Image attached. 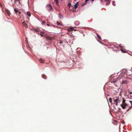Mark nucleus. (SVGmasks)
Listing matches in <instances>:
<instances>
[{
  "label": "nucleus",
  "instance_id": "35",
  "mask_svg": "<svg viewBox=\"0 0 132 132\" xmlns=\"http://www.w3.org/2000/svg\"><path fill=\"white\" fill-rule=\"evenodd\" d=\"M19 12V14H20L21 13V12Z\"/></svg>",
  "mask_w": 132,
  "mask_h": 132
},
{
  "label": "nucleus",
  "instance_id": "29",
  "mask_svg": "<svg viewBox=\"0 0 132 132\" xmlns=\"http://www.w3.org/2000/svg\"><path fill=\"white\" fill-rule=\"evenodd\" d=\"M105 0V1H107L108 2H109V3L110 2V0Z\"/></svg>",
  "mask_w": 132,
  "mask_h": 132
},
{
  "label": "nucleus",
  "instance_id": "22",
  "mask_svg": "<svg viewBox=\"0 0 132 132\" xmlns=\"http://www.w3.org/2000/svg\"><path fill=\"white\" fill-rule=\"evenodd\" d=\"M96 34H97V36L100 39H101V37H100V36H99V35H98L97 34V33H96Z\"/></svg>",
  "mask_w": 132,
  "mask_h": 132
},
{
  "label": "nucleus",
  "instance_id": "19",
  "mask_svg": "<svg viewBox=\"0 0 132 132\" xmlns=\"http://www.w3.org/2000/svg\"><path fill=\"white\" fill-rule=\"evenodd\" d=\"M120 50L123 53H125L126 52V51H124L122 49H121Z\"/></svg>",
  "mask_w": 132,
  "mask_h": 132
},
{
  "label": "nucleus",
  "instance_id": "20",
  "mask_svg": "<svg viewBox=\"0 0 132 132\" xmlns=\"http://www.w3.org/2000/svg\"><path fill=\"white\" fill-rule=\"evenodd\" d=\"M132 108V106H131L127 110V111H129Z\"/></svg>",
  "mask_w": 132,
  "mask_h": 132
},
{
  "label": "nucleus",
  "instance_id": "25",
  "mask_svg": "<svg viewBox=\"0 0 132 132\" xmlns=\"http://www.w3.org/2000/svg\"><path fill=\"white\" fill-rule=\"evenodd\" d=\"M45 21H43L42 22V24H44L45 23Z\"/></svg>",
  "mask_w": 132,
  "mask_h": 132
},
{
  "label": "nucleus",
  "instance_id": "5",
  "mask_svg": "<svg viewBox=\"0 0 132 132\" xmlns=\"http://www.w3.org/2000/svg\"><path fill=\"white\" fill-rule=\"evenodd\" d=\"M20 0H15L14 3H15L18 5H19L18 4L20 3Z\"/></svg>",
  "mask_w": 132,
  "mask_h": 132
},
{
  "label": "nucleus",
  "instance_id": "17",
  "mask_svg": "<svg viewBox=\"0 0 132 132\" xmlns=\"http://www.w3.org/2000/svg\"><path fill=\"white\" fill-rule=\"evenodd\" d=\"M14 11L16 13H17L18 12H19V11L16 9H14Z\"/></svg>",
  "mask_w": 132,
  "mask_h": 132
},
{
  "label": "nucleus",
  "instance_id": "18",
  "mask_svg": "<svg viewBox=\"0 0 132 132\" xmlns=\"http://www.w3.org/2000/svg\"><path fill=\"white\" fill-rule=\"evenodd\" d=\"M109 101L111 103L112 102V99L111 98H110L109 99Z\"/></svg>",
  "mask_w": 132,
  "mask_h": 132
},
{
  "label": "nucleus",
  "instance_id": "1",
  "mask_svg": "<svg viewBox=\"0 0 132 132\" xmlns=\"http://www.w3.org/2000/svg\"><path fill=\"white\" fill-rule=\"evenodd\" d=\"M125 101L126 100L123 98L122 103V104L121 105V107L123 109H125V107L128 106V104L127 103H125Z\"/></svg>",
  "mask_w": 132,
  "mask_h": 132
},
{
  "label": "nucleus",
  "instance_id": "24",
  "mask_svg": "<svg viewBox=\"0 0 132 132\" xmlns=\"http://www.w3.org/2000/svg\"><path fill=\"white\" fill-rule=\"evenodd\" d=\"M89 0H86L85 2V4L87 3V2L89 1Z\"/></svg>",
  "mask_w": 132,
  "mask_h": 132
},
{
  "label": "nucleus",
  "instance_id": "37",
  "mask_svg": "<svg viewBox=\"0 0 132 132\" xmlns=\"http://www.w3.org/2000/svg\"><path fill=\"white\" fill-rule=\"evenodd\" d=\"M47 25L48 26H49L50 25L49 24H47Z\"/></svg>",
  "mask_w": 132,
  "mask_h": 132
},
{
  "label": "nucleus",
  "instance_id": "33",
  "mask_svg": "<svg viewBox=\"0 0 132 132\" xmlns=\"http://www.w3.org/2000/svg\"><path fill=\"white\" fill-rule=\"evenodd\" d=\"M129 94H132V92H130L129 93Z\"/></svg>",
  "mask_w": 132,
  "mask_h": 132
},
{
  "label": "nucleus",
  "instance_id": "27",
  "mask_svg": "<svg viewBox=\"0 0 132 132\" xmlns=\"http://www.w3.org/2000/svg\"><path fill=\"white\" fill-rule=\"evenodd\" d=\"M68 5H69V7H70V6L71 5V4L70 3H68Z\"/></svg>",
  "mask_w": 132,
  "mask_h": 132
},
{
  "label": "nucleus",
  "instance_id": "34",
  "mask_svg": "<svg viewBox=\"0 0 132 132\" xmlns=\"http://www.w3.org/2000/svg\"><path fill=\"white\" fill-rule=\"evenodd\" d=\"M132 100V95L130 96Z\"/></svg>",
  "mask_w": 132,
  "mask_h": 132
},
{
  "label": "nucleus",
  "instance_id": "4",
  "mask_svg": "<svg viewBox=\"0 0 132 132\" xmlns=\"http://www.w3.org/2000/svg\"><path fill=\"white\" fill-rule=\"evenodd\" d=\"M113 101L115 102H118L119 101V99L118 97L116 96L113 98Z\"/></svg>",
  "mask_w": 132,
  "mask_h": 132
},
{
  "label": "nucleus",
  "instance_id": "39",
  "mask_svg": "<svg viewBox=\"0 0 132 132\" xmlns=\"http://www.w3.org/2000/svg\"><path fill=\"white\" fill-rule=\"evenodd\" d=\"M94 0H91V1L92 2H93L94 1Z\"/></svg>",
  "mask_w": 132,
  "mask_h": 132
},
{
  "label": "nucleus",
  "instance_id": "32",
  "mask_svg": "<svg viewBox=\"0 0 132 132\" xmlns=\"http://www.w3.org/2000/svg\"><path fill=\"white\" fill-rule=\"evenodd\" d=\"M62 43H63V42L62 41H60V44H62Z\"/></svg>",
  "mask_w": 132,
  "mask_h": 132
},
{
  "label": "nucleus",
  "instance_id": "36",
  "mask_svg": "<svg viewBox=\"0 0 132 132\" xmlns=\"http://www.w3.org/2000/svg\"><path fill=\"white\" fill-rule=\"evenodd\" d=\"M119 46L120 47H121L122 48V47H121V45H119Z\"/></svg>",
  "mask_w": 132,
  "mask_h": 132
},
{
  "label": "nucleus",
  "instance_id": "11",
  "mask_svg": "<svg viewBox=\"0 0 132 132\" xmlns=\"http://www.w3.org/2000/svg\"><path fill=\"white\" fill-rule=\"evenodd\" d=\"M44 34V32H40V35L41 36L43 37V36Z\"/></svg>",
  "mask_w": 132,
  "mask_h": 132
},
{
  "label": "nucleus",
  "instance_id": "28",
  "mask_svg": "<svg viewBox=\"0 0 132 132\" xmlns=\"http://www.w3.org/2000/svg\"><path fill=\"white\" fill-rule=\"evenodd\" d=\"M47 38L48 39H49V40H51V37H47Z\"/></svg>",
  "mask_w": 132,
  "mask_h": 132
},
{
  "label": "nucleus",
  "instance_id": "6",
  "mask_svg": "<svg viewBox=\"0 0 132 132\" xmlns=\"http://www.w3.org/2000/svg\"><path fill=\"white\" fill-rule=\"evenodd\" d=\"M39 62L42 63H43L45 62V60L42 58H40L39 59Z\"/></svg>",
  "mask_w": 132,
  "mask_h": 132
},
{
  "label": "nucleus",
  "instance_id": "14",
  "mask_svg": "<svg viewBox=\"0 0 132 132\" xmlns=\"http://www.w3.org/2000/svg\"><path fill=\"white\" fill-rule=\"evenodd\" d=\"M56 23H57V25H58V26H62V24L58 21Z\"/></svg>",
  "mask_w": 132,
  "mask_h": 132
},
{
  "label": "nucleus",
  "instance_id": "15",
  "mask_svg": "<svg viewBox=\"0 0 132 132\" xmlns=\"http://www.w3.org/2000/svg\"><path fill=\"white\" fill-rule=\"evenodd\" d=\"M42 77L43 78L45 79H46V76L44 75H42Z\"/></svg>",
  "mask_w": 132,
  "mask_h": 132
},
{
  "label": "nucleus",
  "instance_id": "13",
  "mask_svg": "<svg viewBox=\"0 0 132 132\" xmlns=\"http://www.w3.org/2000/svg\"><path fill=\"white\" fill-rule=\"evenodd\" d=\"M59 18H63V15L61 14H59Z\"/></svg>",
  "mask_w": 132,
  "mask_h": 132
},
{
  "label": "nucleus",
  "instance_id": "31",
  "mask_svg": "<svg viewBox=\"0 0 132 132\" xmlns=\"http://www.w3.org/2000/svg\"><path fill=\"white\" fill-rule=\"evenodd\" d=\"M115 103H116V106H117L118 105V102H115Z\"/></svg>",
  "mask_w": 132,
  "mask_h": 132
},
{
  "label": "nucleus",
  "instance_id": "7",
  "mask_svg": "<svg viewBox=\"0 0 132 132\" xmlns=\"http://www.w3.org/2000/svg\"><path fill=\"white\" fill-rule=\"evenodd\" d=\"M80 22L78 21H76L75 22V24L76 26H78L80 24Z\"/></svg>",
  "mask_w": 132,
  "mask_h": 132
},
{
  "label": "nucleus",
  "instance_id": "10",
  "mask_svg": "<svg viewBox=\"0 0 132 132\" xmlns=\"http://www.w3.org/2000/svg\"><path fill=\"white\" fill-rule=\"evenodd\" d=\"M127 82H128L127 80H124V81H122V84H126L127 83Z\"/></svg>",
  "mask_w": 132,
  "mask_h": 132
},
{
  "label": "nucleus",
  "instance_id": "12",
  "mask_svg": "<svg viewBox=\"0 0 132 132\" xmlns=\"http://www.w3.org/2000/svg\"><path fill=\"white\" fill-rule=\"evenodd\" d=\"M27 14L30 17L31 16V14L28 11L27 13Z\"/></svg>",
  "mask_w": 132,
  "mask_h": 132
},
{
  "label": "nucleus",
  "instance_id": "3",
  "mask_svg": "<svg viewBox=\"0 0 132 132\" xmlns=\"http://www.w3.org/2000/svg\"><path fill=\"white\" fill-rule=\"evenodd\" d=\"M28 22L27 21H24L22 22V24L23 26L26 28H28V25L26 24V23Z\"/></svg>",
  "mask_w": 132,
  "mask_h": 132
},
{
  "label": "nucleus",
  "instance_id": "21",
  "mask_svg": "<svg viewBox=\"0 0 132 132\" xmlns=\"http://www.w3.org/2000/svg\"><path fill=\"white\" fill-rule=\"evenodd\" d=\"M27 48L29 49V50H30V48L29 46L27 45Z\"/></svg>",
  "mask_w": 132,
  "mask_h": 132
},
{
  "label": "nucleus",
  "instance_id": "9",
  "mask_svg": "<svg viewBox=\"0 0 132 132\" xmlns=\"http://www.w3.org/2000/svg\"><path fill=\"white\" fill-rule=\"evenodd\" d=\"M6 13H7L8 15L9 16H10L11 14L10 12V11L7 10H6Z\"/></svg>",
  "mask_w": 132,
  "mask_h": 132
},
{
  "label": "nucleus",
  "instance_id": "26",
  "mask_svg": "<svg viewBox=\"0 0 132 132\" xmlns=\"http://www.w3.org/2000/svg\"><path fill=\"white\" fill-rule=\"evenodd\" d=\"M112 3L113 5L114 6H115V2H114L113 1L112 2Z\"/></svg>",
  "mask_w": 132,
  "mask_h": 132
},
{
  "label": "nucleus",
  "instance_id": "38",
  "mask_svg": "<svg viewBox=\"0 0 132 132\" xmlns=\"http://www.w3.org/2000/svg\"><path fill=\"white\" fill-rule=\"evenodd\" d=\"M130 70L131 72H132V68H131Z\"/></svg>",
  "mask_w": 132,
  "mask_h": 132
},
{
  "label": "nucleus",
  "instance_id": "30",
  "mask_svg": "<svg viewBox=\"0 0 132 132\" xmlns=\"http://www.w3.org/2000/svg\"><path fill=\"white\" fill-rule=\"evenodd\" d=\"M129 102L130 103L131 106H132V101H129Z\"/></svg>",
  "mask_w": 132,
  "mask_h": 132
},
{
  "label": "nucleus",
  "instance_id": "8",
  "mask_svg": "<svg viewBox=\"0 0 132 132\" xmlns=\"http://www.w3.org/2000/svg\"><path fill=\"white\" fill-rule=\"evenodd\" d=\"M78 5L79 4L78 2L76 4L74 5L75 9H76V8H77Z\"/></svg>",
  "mask_w": 132,
  "mask_h": 132
},
{
  "label": "nucleus",
  "instance_id": "16",
  "mask_svg": "<svg viewBox=\"0 0 132 132\" xmlns=\"http://www.w3.org/2000/svg\"><path fill=\"white\" fill-rule=\"evenodd\" d=\"M55 3L56 5H59V4H58V0H56V1H55Z\"/></svg>",
  "mask_w": 132,
  "mask_h": 132
},
{
  "label": "nucleus",
  "instance_id": "23",
  "mask_svg": "<svg viewBox=\"0 0 132 132\" xmlns=\"http://www.w3.org/2000/svg\"><path fill=\"white\" fill-rule=\"evenodd\" d=\"M74 28H71V30H70V31H73L74 29Z\"/></svg>",
  "mask_w": 132,
  "mask_h": 132
},
{
  "label": "nucleus",
  "instance_id": "2",
  "mask_svg": "<svg viewBox=\"0 0 132 132\" xmlns=\"http://www.w3.org/2000/svg\"><path fill=\"white\" fill-rule=\"evenodd\" d=\"M47 10L49 11H51V10L53 11V9L51 5L50 4L47 5L46 7Z\"/></svg>",
  "mask_w": 132,
  "mask_h": 132
}]
</instances>
